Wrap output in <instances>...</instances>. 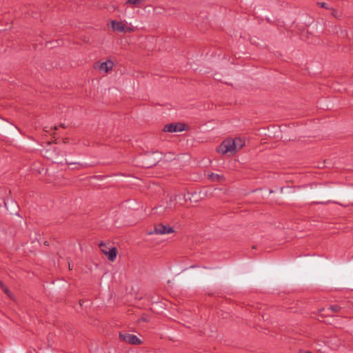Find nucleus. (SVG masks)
<instances>
[{
    "mask_svg": "<svg viewBox=\"0 0 353 353\" xmlns=\"http://www.w3.org/2000/svg\"><path fill=\"white\" fill-rule=\"evenodd\" d=\"M217 152L223 154L227 153H234L235 148L234 143L231 139L224 140L222 143L218 147Z\"/></svg>",
    "mask_w": 353,
    "mask_h": 353,
    "instance_id": "obj_1",
    "label": "nucleus"
},
{
    "mask_svg": "<svg viewBox=\"0 0 353 353\" xmlns=\"http://www.w3.org/2000/svg\"><path fill=\"white\" fill-rule=\"evenodd\" d=\"M119 338L122 341L131 345H139L142 343V341L132 334L120 332Z\"/></svg>",
    "mask_w": 353,
    "mask_h": 353,
    "instance_id": "obj_2",
    "label": "nucleus"
},
{
    "mask_svg": "<svg viewBox=\"0 0 353 353\" xmlns=\"http://www.w3.org/2000/svg\"><path fill=\"white\" fill-rule=\"evenodd\" d=\"M174 232V230L170 225H163L161 223L157 224L154 226V230L149 232L148 234H170Z\"/></svg>",
    "mask_w": 353,
    "mask_h": 353,
    "instance_id": "obj_3",
    "label": "nucleus"
},
{
    "mask_svg": "<svg viewBox=\"0 0 353 353\" xmlns=\"http://www.w3.org/2000/svg\"><path fill=\"white\" fill-rule=\"evenodd\" d=\"M185 130V124L183 123H172L164 126L163 131L167 132H179Z\"/></svg>",
    "mask_w": 353,
    "mask_h": 353,
    "instance_id": "obj_4",
    "label": "nucleus"
},
{
    "mask_svg": "<svg viewBox=\"0 0 353 353\" xmlns=\"http://www.w3.org/2000/svg\"><path fill=\"white\" fill-rule=\"evenodd\" d=\"M111 28L114 30H117L119 32H125L127 31L131 32V28H127L125 24L121 21H111Z\"/></svg>",
    "mask_w": 353,
    "mask_h": 353,
    "instance_id": "obj_5",
    "label": "nucleus"
},
{
    "mask_svg": "<svg viewBox=\"0 0 353 353\" xmlns=\"http://www.w3.org/2000/svg\"><path fill=\"white\" fill-rule=\"evenodd\" d=\"M113 65L114 63L112 61L107 60L106 61L100 63L99 69L102 72H108L110 70L112 69Z\"/></svg>",
    "mask_w": 353,
    "mask_h": 353,
    "instance_id": "obj_6",
    "label": "nucleus"
},
{
    "mask_svg": "<svg viewBox=\"0 0 353 353\" xmlns=\"http://www.w3.org/2000/svg\"><path fill=\"white\" fill-rule=\"evenodd\" d=\"M318 5L321 7V8H325V9H330L332 10V14L334 17H339L340 16V14H339L338 11L334 9V8H332L331 6H330L327 3V2H325V1H320L318 3Z\"/></svg>",
    "mask_w": 353,
    "mask_h": 353,
    "instance_id": "obj_7",
    "label": "nucleus"
},
{
    "mask_svg": "<svg viewBox=\"0 0 353 353\" xmlns=\"http://www.w3.org/2000/svg\"><path fill=\"white\" fill-rule=\"evenodd\" d=\"M208 179L212 181L222 182L225 180L224 176L215 173H210L208 174Z\"/></svg>",
    "mask_w": 353,
    "mask_h": 353,
    "instance_id": "obj_8",
    "label": "nucleus"
},
{
    "mask_svg": "<svg viewBox=\"0 0 353 353\" xmlns=\"http://www.w3.org/2000/svg\"><path fill=\"white\" fill-rule=\"evenodd\" d=\"M117 248L113 247L109 249V250H108L107 252L105 253V255L108 257L109 261H114L117 257Z\"/></svg>",
    "mask_w": 353,
    "mask_h": 353,
    "instance_id": "obj_9",
    "label": "nucleus"
},
{
    "mask_svg": "<svg viewBox=\"0 0 353 353\" xmlns=\"http://www.w3.org/2000/svg\"><path fill=\"white\" fill-rule=\"evenodd\" d=\"M234 143L235 151L241 149L245 145V141L240 137H236L232 139Z\"/></svg>",
    "mask_w": 353,
    "mask_h": 353,
    "instance_id": "obj_10",
    "label": "nucleus"
},
{
    "mask_svg": "<svg viewBox=\"0 0 353 353\" xmlns=\"http://www.w3.org/2000/svg\"><path fill=\"white\" fill-rule=\"evenodd\" d=\"M99 248L101 249V251L105 254V253L107 252L108 250H109L110 248H108L106 245V244L103 242H101L99 244Z\"/></svg>",
    "mask_w": 353,
    "mask_h": 353,
    "instance_id": "obj_11",
    "label": "nucleus"
},
{
    "mask_svg": "<svg viewBox=\"0 0 353 353\" xmlns=\"http://www.w3.org/2000/svg\"><path fill=\"white\" fill-rule=\"evenodd\" d=\"M329 309L333 312H338L341 310V307L338 305H331Z\"/></svg>",
    "mask_w": 353,
    "mask_h": 353,
    "instance_id": "obj_12",
    "label": "nucleus"
},
{
    "mask_svg": "<svg viewBox=\"0 0 353 353\" xmlns=\"http://www.w3.org/2000/svg\"><path fill=\"white\" fill-rule=\"evenodd\" d=\"M140 1H126V3L127 4H129V6H134L135 4L139 3Z\"/></svg>",
    "mask_w": 353,
    "mask_h": 353,
    "instance_id": "obj_13",
    "label": "nucleus"
},
{
    "mask_svg": "<svg viewBox=\"0 0 353 353\" xmlns=\"http://www.w3.org/2000/svg\"><path fill=\"white\" fill-rule=\"evenodd\" d=\"M2 290L5 292V293H6L8 296H10V291L8 290V289L6 286H5Z\"/></svg>",
    "mask_w": 353,
    "mask_h": 353,
    "instance_id": "obj_14",
    "label": "nucleus"
},
{
    "mask_svg": "<svg viewBox=\"0 0 353 353\" xmlns=\"http://www.w3.org/2000/svg\"><path fill=\"white\" fill-rule=\"evenodd\" d=\"M65 163L68 165H74V164L77 163H75V162H68V161H65Z\"/></svg>",
    "mask_w": 353,
    "mask_h": 353,
    "instance_id": "obj_15",
    "label": "nucleus"
},
{
    "mask_svg": "<svg viewBox=\"0 0 353 353\" xmlns=\"http://www.w3.org/2000/svg\"><path fill=\"white\" fill-rule=\"evenodd\" d=\"M0 286H1V289H3L5 287V285L1 281H0Z\"/></svg>",
    "mask_w": 353,
    "mask_h": 353,
    "instance_id": "obj_16",
    "label": "nucleus"
},
{
    "mask_svg": "<svg viewBox=\"0 0 353 353\" xmlns=\"http://www.w3.org/2000/svg\"><path fill=\"white\" fill-rule=\"evenodd\" d=\"M53 162L57 163H62L61 161H57V160H53Z\"/></svg>",
    "mask_w": 353,
    "mask_h": 353,
    "instance_id": "obj_17",
    "label": "nucleus"
},
{
    "mask_svg": "<svg viewBox=\"0 0 353 353\" xmlns=\"http://www.w3.org/2000/svg\"><path fill=\"white\" fill-rule=\"evenodd\" d=\"M300 353H312V352L310 351H302Z\"/></svg>",
    "mask_w": 353,
    "mask_h": 353,
    "instance_id": "obj_18",
    "label": "nucleus"
},
{
    "mask_svg": "<svg viewBox=\"0 0 353 353\" xmlns=\"http://www.w3.org/2000/svg\"><path fill=\"white\" fill-rule=\"evenodd\" d=\"M142 320L144 321H147L145 318H142Z\"/></svg>",
    "mask_w": 353,
    "mask_h": 353,
    "instance_id": "obj_19",
    "label": "nucleus"
}]
</instances>
